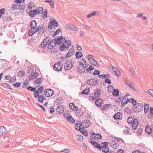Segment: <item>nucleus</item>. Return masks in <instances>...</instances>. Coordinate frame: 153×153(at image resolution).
Returning a JSON list of instances; mask_svg holds the SVG:
<instances>
[{"label": "nucleus", "mask_w": 153, "mask_h": 153, "mask_svg": "<svg viewBox=\"0 0 153 153\" xmlns=\"http://www.w3.org/2000/svg\"><path fill=\"white\" fill-rule=\"evenodd\" d=\"M89 142L91 143L95 148L97 149L100 151H102L103 152L105 153H108L109 152V148L108 146L109 143L107 142H105L101 143V146L100 143H98L95 140H89Z\"/></svg>", "instance_id": "1"}, {"label": "nucleus", "mask_w": 153, "mask_h": 153, "mask_svg": "<svg viewBox=\"0 0 153 153\" xmlns=\"http://www.w3.org/2000/svg\"><path fill=\"white\" fill-rule=\"evenodd\" d=\"M101 89L96 88L94 90V92L92 96L91 95H92L91 94L89 97H91V99H90L91 100L93 101L95 100H96L97 98H99L100 96V93L101 92Z\"/></svg>", "instance_id": "2"}, {"label": "nucleus", "mask_w": 153, "mask_h": 153, "mask_svg": "<svg viewBox=\"0 0 153 153\" xmlns=\"http://www.w3.org/2000/svg\"><path fill=\"white\" fill-rule=\"evenodd\" d=\"M93 57V56L91 55H87L86 56L87 58L91 64L97 67H98L99 65L97 61L95 59H94Z\"/></svg>", "instance_id": "3"}, {"label": "nucleus", "mask_w": 153, "mask_h": 153, "mask_svg": "<svg viewBox=\"0 0 153 153\" xmlns=\"http://www.w3.org/2000/svg\"><path fill=\"white\" fill-rule=\"evenodd\" d=\"M133 111L136 113H139L143 109V105L140 103H137L135 106H133Z\"/></svg>", "instance_id": "4"}, {"label": "nucleus", "mask_w": 153, "mask_h": 153, "mask_svg": "<svg viewBox=\"0 0 153 153\" xmlns=\"http://www.w3.org/2000/svg\"><path fill=\"white\" fill-rule=\"evenodd\" d=\"M102 135L100 134H95L94 133H93L92 134L90 135V138L91 139H89L91 140V139H95V140H98V139H102ZM90 140H89V141Z\"/></svg>", "instance_id": "5"}, {"label": "nucleus", "mask_w": 153, "mask_h": 153, "mask_svg": "<svg viewBox=\"0 0 153 153\" xmlns=\"http://www.w3.org/2000/svg\"><path fill=\"white\" fill-rule=\"evenodd\" d=\"M44 92L45 95L47 97H51L54 94L53 91L50 88L45 89Z\"/></svg>", "instance_id": "6"}, {"label": "nucleus", "mask_w": 153, "mask_h": 153, "mask_svg": "<svg viewBox=\"0 0 153 153\" xmlns=\"http://www.w3.org/2000/svg\"><path fill=\"white\" fill-rule=\"evenodd\" d=\"M65 39V38L63 37L62 36H60L58 37L57 38L54 39V41H55L54 43V46H55L56 45H59L61 44L62 43V40Z\"/></svg>", "instance_id": "7"}, {"label": "nucleus", "mask_w": 153, "mask_h": 153, "mask_svg": "<svg viewBox=\"0 0 153 153\" xmlns=\"http://www.w3.org/2000/svg\"><path fill=\"white\" fill-rule=\"evenodd\" d=\"M63 65L61 64V63L57 62L54 65L53 68L56 71H59L62 70V68Z\"/></svg>", "instance_id": "8"}, {"label": "nucleus", "mask_w": 153, "mask_h": 153, "mask_svg": "<svg viewBox=\"0 0 153 153\" xmlns=\"http://www.w3.org/2000/svg\"><path fill=\"white\" fill-rule=\"evenodd\" d=\"M77 71L80 74H82L85 71V69L83 65L82 64H79L77 66Z\"/></svg>", "instance_id": "9"}, {"label": "nucleus", "mask_w": 153, "mask_h": 153, "mask_svg": "<svg viewBox=\"0 0 153 153\" xmlns=\"http://www.w3.org/2000/svg\"><path fill=\"white\" fill-rule=\"evenodd\" d=\"M131 125L132 128L134 130H135L139 124V121L138 120L134 118L132 121Z\"/></svg>", "instance_id": "10"}, {"label": "nucleus", "mask_w": 153, "mask_h": 153, "mask_svg": "<svg viewBox=\"0 0 153 153\" xmlns=\"http://www.w3.org/2000/svg\"><path fill=\"white\" fill-rule=\"evenodd\" d=\"M7 133V131L6 128L4 126H2L0 127V136H4Z\"/></svg>", "instance_id": "11"}, {"label": "nucleus", "mask_w": 153, "mask_h": 153, "mask_svg": "<svg viewBox=\"0 0 153 153\" xmlns=\"http://www.w3.org/2000/svg\"><path fill=\"white\" fill-rule=\"evenodd\" d=\"M64 107L63 105L62 106H58L57 107V108L56 109V111L58 112V114H61L64 112Z\"/></svg>", "instance_id": "12"}, {"label": "nucleus", "mask_w": 153, "mask_h": 153, "mask_svg": "<svg viewBox=\"0 0 153 153\" xmlns=\"http://www.w3.org/2000/svg\"><path fill=\"white\" fill-rule=\"evenodd\" d=\"M36 14L39 15L41 14L43 12V8L42 7H39L36 9H34Z\"/></svg>", "instance_id": "13"}, {"label": "nucleus", "mask_w": 153, "mask_h": 153, "mask_svg": "<svg viewBox=\"0 0 153 153\" xmlns=\"http://www.w3.org/2000/svg\"><path fill=\"white\" fill-rule=\"evenodd\" d=\"M70 63H71V65H67L66 66H65L64 67V69L65 70H70L73 66L74 64V61L72 60H70Z\"/></svg>", "instance_id": "14"}, {"label": "nucleus", "mask_w": 153, "mask_h": 153, "mask_svg": "<svg viewBox=\"0 0 153 153\" xmlns=\"http://www.w3.org/2000/svg\"><path fill=\"white\" fill-rule=\"evenodd\" d=\"M84 128H83L82 127V129H78V128H75V130L77 131H79L83 135L85 136L86 137H87L88 135V132L87 131L85 130L84 131L83 129Z\"/></svg>", "instance_id": "15"}, {"label": "nucleus", "mask_w": 153, "mask_h": 153, "mask_svg": "<svg viewBox=\"0 0 153 153\" xmlns=\"http://www.w3.org/2000/svg\"><path fill=\"white\" fill-rule=\"evenodd\" d=\"M122 114L120 112H117L113 116L115 119L120 120L122 118Z\"/></svg>", "instance_id": "16"}, {"label": "nucleus", "mask_w": 153, "mask_h": 153, "mask_svg": "<svg viewBox=\"0 0 153 153\" xmlns=\"http://www.w3.org/2000/svg\"><path fill=\"white\" fill-rule=\"evenodd\" d=\"M145 131L149 134H152V130L151 126L149 127V126L147 125L145 127Z\"/></svg>", "instance_id": "17"}, {"label": "nucleus", "mask_w": 153, "mask_h": 153, "mask_svg": "<svg viewBox=\"0 0 153 153\" xmlns=\"http://www.w3.org/2000/svg\"><path fill=\"white\" fill-rule=\"evenodd\" d=\"M119 99H120V100L121 102V105L122 107H123L125 106V105L128 103L126 99H125L124 98H122V97H119Z\"/></svg>", "instance_id": "18"}, {"label": "nucleus", "mask_w": 153, "mask_h": 153, "mask_svg": "<svg viewBox=\"0 0 153 153\" xmlns=\"http://www.w3.org/2000/svg\"><path fill=\"white\" fill-rule=\"evenodd\" d=\"M28 14L31 18L35 17L37 15L34 9L30 10L28 13Z\"/></svg>", "instance_id": "19"}, {"label": "nucleus", "mask_w": 153, "mask_h": 153, "mask_svg": "<svg viewBox=\"0 0 153 153\" xmlns=\"http://www.w3.org/2000/svg\"><path fill=\"white\" fill-rule=\"evenodd\" d=\"M96 79L95 78L91 79L88 80L86 81V83L90 85H94V81Z\"/></svg>", "instance_id": "20"}, {"label": "nucleus", "mask_w": 153, "mask_h": 153, "mask_svg": "<svg viewBox=\"0 0 153 153\" xmlns=\"http://www.w3.org/2000/svg\"><path fill=\"white\" fill-rule=\"evenodd\" d=\"M67 120L70 122L71 123H75V120L72 117L71 115L69 116L66 118Z\"/></svg>", "instance_id": "21"}, {"label": "nucleus", "mask_w": 153, "mask_h": 153, "mask_svg": "<svg viewBox=\"0 0 153 153\" xmlns=\"http://www.w3.org/2000/svg\"><path fill=\"white\" fill-rule=\"evenodd\" d=\"M37 26V23L35 20H33L30 23V27L31 28L35 29Z\"/></svg>", "instance_id": "22"}, {"label": "nucleus", "mask_w": 153, "mask_h": 153, "mask_svg": "<svg viewBox=\"0 0 153 153\" xmlns=\"http://www.w3.org/2000/svg\"><path fill=\"white\" fill-rule=\"evenodd\" d=\"M98 13L99 12L98 11H93L91 13L87 15V17L88 18H89L91 16H95L97 14L98 15Z\"/></svg>", "instance_id": "23"}, {"label": "nucleus", "mask_w": 153, "mask_h": 153, "mask_svg": "<svg viewBox=\"0 0 153 153\" xmlns=\"http://www.w3.org/2000/svg\"><path fill=\"white\" fill-rule=\"evenodd\" d=\"M112 94L115 97H118L119 94V91L117 89H113L112 92Z\"/></svg>", "instance_id": "24"}, {"label": "nucleus", "mask_w": 153, "mask_h": 153, "mask_svg": "<svg viewBox=\"0 0 153 153\" xmlns=\"http://www.w3.org/2000/svg\"><path fill=\"white\" fill-rule=\"evenodd\" d=\"M149 108L150 113H149L148 114L147 117L151 119L153 117V107H151Z\"/></svg>", "instance_id": "25"}, {"label": "nucleus", "mask_w": 153, "mask_h": 153, "mask_svg": "<svg viewBox=\"0 0 153 153\" xmlns=\"http://www.w3.org/2000/svg\"><path fill=\"white\" fill-rule=\"evenodd\" d=\"M112 106L111 104H105L103 106L102 108V109L104 111H106L108 110L109 108H110Z\"/></svg>", "instance_id": "26"}, {"label": "nucleus", "mask_w": 153, "mask_h": 153, "mask_svg": "<svg viewBox=\"0 0 153 153\" xmlns=\"http://www.w3.org/2000/svg\"><path fill=\"white\" fill-rule=\"evenodd\" d=\"M75 56L77 59L81 58L83 56L82 53L80 51L76 52L75 54Z\"/></svg>", "instance_id": "27"}, {"label": "nucleus", "mask_w": 153, "mask_h": 153, "mask_svg": "<svg viewBox=\"0 0 153 153\" xmlns=\"http://www.w3.org/2000/svg\"><path fill=\"white\" fill-rule=\"evenodd\" d=\"M129 71L131 72V74L132 76H133L134 78L137 77V75L136 74L135 71L131 67L130 68Z\"/></svg>", "instance_id": "28"}, {"label": "nucleus", "mask_w": 153, "mask_h": 153, "mask_svg": "<svg viewBox=\"0 0 153 153\" xmlns=\"http://www.w3.org/2000/svg\"><path fill=\"white\" fill-rule=\"evenodd\" d=\"M144 113L145 114L147 113L149 110V105L148 104L144 103Z\"/></svg>", "instance_id": "29"}, {"label": "nucleus", "mask_w": 153, "mask_h": 153, "mask_svg": "<svg viewBox=\"0 0 153 153\" xmlns=\"http://www.w3.org/2000/svg\"><path fill=\"white\" fill-rule=\"evenodd\" d=\"M90 92V89L89 88H86L82 92L81 94H83L88 95L89 94Z\"/></svg>", "instance_id": "30"}, {"label": "nucleus", "mask_w": 153, "mask_h": 153, "mask_svg": "<svg viewBox=\"0 0 153 153\" xmlns=\"http://www.w3.org/2000/svg\"><path fill=\"white\" fill-rule=\"evenodd\" d=\"M86 123L87 124V125H85L83 126V127L82 128H88L90 126H91V122L88 120H86Z\"/></svg>", "instance_id": "31"}, {"label": "nucleus", "mask_w": 153, "mask_h": 153, "mask_svg": "<svg viewBox=\"0 0 153 153\" xmlns=\"http://www.w3.org/2000/svg\"><path fill=\"white\" fill-rule=\"evenodd\" d=\"M18 4L15 2L12 5L11 7H10L11 9L16 10L18 9Z\"/></svg>", "instance_id": "32"}, {"label": "nucleus", "mask_w": 153, "mask_h": 153, "mask_svg": "<svg viewBox=\"0 0 153 153\" xmlns=\"http://www.w3.org/2000/svg\"><path fill=\"white\" fill-rule=\"evenodd\" d=\"M1 85L3 86L5 88H8L12 90V89L10 87V85L7 83H2L1 84Z\"/></svg>", "instance_id": "33"}, {"label": "nucleus", "mask_w": 153, "mask_h": 153, "mask_svg": "<svg viewBox=\"0 0 153 153\" xmlns=\"http://www.w3.org/2000/svg\"><path fill=\"white\" fill-rule=\"evenodd\" d=\"M42 80V79L41 78H39L36 79L34 82V83L36 84H38L39 85L41 84Z\"/></svg>", "instance_id": "34"}, {"label": "nucleus", "mask_w": 153, "mask_h": 153, "mask_svg": "<svg viewBox=\"0 0 153 153\" xmlns=\"http://www.w3.org/2000/svg\"><path fill=\"white\" fill-rule=\"evenodd\" d=\"M76 111V113H77V115L79 117H81L83 115V113L81 109L77 110Z\"/></svg>", "instance_id": "35"}, {"label": "nucleus", "mask_w": 153, "mask_h": 153, "mask_svg": "<svg viewBox=\"0 0 153 153\" xmlns=\"http://www.w3.org/2000/svg\"><path fill=\"white\" fill-rule=\"evenodd\" d=\"M25 5L24 4L22 3V4H19V5L18 9L19 10H23L25 9Z\"/></svg>", "instance_id": "36"}, {"label": "nucleus", "mask_w": 153, "mask_h": 153, "mask_svg": "<svg viewBox=\"0 0 153 153\" xmlns=\"http://www.w3.org/2000/svg\"><path fill=\"white\" fill-rule=\"evenodd\" d=\"M25 73L24 71L21 70L19 72L18 75L19 77H22L25 75Z\"/></svg>", "instance_id": "37"}, {"label": "nucleus", "mask_w": 153, "mask_h": 153, "mask_svg": "<svg viewBox=\"0 0 153 153\" xmlns=\"http://www.w3.org/2000/svg\"><path fill=\"white\" fill-rule=\"evenodd\" d=\"M62 31V30L60 28H59L57 29L54 33V34L52 36L53 37H54L56 35L59 34V33L60 32H61Z\"/></svg>", "instance_id": "38"}, {"label": "nucleus", "mask_w": 153, "mask_h": 153, "mask_svg": "<svg viewBox=\"0 0 153 153\" xmlns=\"http://www.w3.org/2000/svg\"><path fill=\"white\" fill-rule=\"evenodd\" d=\"M38 73L36 71L34 72L32 74L34 78H30L29 79L30 80H32L33 79H35L38 76Z\"/></svg>", "instance_id": "39"}, {"label": "nucleus", "mask_w": 153, "mask_h": 153, "mask_svg": "<svg viewBox=\"0 0 153 153\" xmlns=\"http://www.w3.org/2000/svg\"><path fill=\"white\" fill-rule=\"evenodd\" d=\"M32 4H33V2L30 1L29 2V5H28V6L27 7V10H26V12H27V10L32 9L33 8H32Z\"/></svg>", "instance_id": "40"}, {"label": "nucleus", "mask_w": 153, "mask_h": 153, "mask_svg": "<svg viewBox=\"0 0 153 153\" xmlns=\"http://www.w3.org/2000/svg\"><path fill=\"white\" fill-rule=\"evenodd\" d=\"M69 30H73L75 31H77V29L76 27H75L73 25H70V27L69 28Z\"/></svg>", "instance_id": "41"}, {"label": "nucleus", "mask_w": 153, "mask_h": 153, "mask_svg": "<svg viewBox=\"0 0 153 153\" xmlns=\"http://www.w3.org/2000/svg\"><path fill=\"white\" fill-rule=\"evenodd\" d=\"M94 69V67L91 65H90L89 67L88 68H87L86 70L87 72H89L90 73H91V72H90V71L93 70Z\"/></svg>", "instance_id": "42"}, {"label": "nucleus", "mask_w": 153, "mask_h": 153, "mask_svg": "<svg viewBox=\"0 0 153 153\" xmlns=\"http://www.w3.org/2000/svg\"><path fill=\"white\" fill-rule=\"evenodd\" d=\"M6 10L5 8H2L0 9V18H1L2 15L5 14Z\"/></svg>", "instance_id": "43"}, {"label": "nucleus", "mask_w": 153, "mask_h": 153, "mask_svg": "<svg viewBox=\"0 0 153 153\" xmlns=\"http://www.w3.org/2000/svg\"><path fill=\"white\" fill-rule=\"evenodd\" d=\"M130 100L131 101V103L133 105V106H135L137 104V101L134 99L131 98Z\"/></svg>", "instance_id": "44"}, {"label": "nucleus", "mask_w": 153, "mask_h": 153, "mask_svg": "<svg viewBox=\"0 0 153 153\" xmlns=\"http://www.w3.org/2000/svg\"><path fill=\"white\" fill-rule=\"evenodd\" d=\"M47 15H48L47 10L46 9H45L44 10V11L43 13L42 16L43 17V18H46L48 17Z\"/></svg>", "instance_id": "45"}, {"label": "nucleus", "mask_w": 153, "mask_h": 153, "mask_svg": "<svg viewBox=\"0 0 153 153\" xmlns=\"http://www.w3.org/2000/svg\"><path fill=\"white\" fill-rule=\"evenodd\" d=\"M45 40H43L41 44V46L42 48H45L47 45V42H45Z\"/></svg>", "instance_id": "46"}, {"label": "nucleus", "mask_w": 153, "mask_h": 153, "mask_svg": "<svg viewBox=\"0 0 153 153\" xmlns=\"http://www.w3.org/2000/svg\"><path fill=\"white\" fill-rule=\"evenodd\" d=\"M55 47V46H54V44L52 45L50 42L48 45L47 48L48 49H51Z\"/></svg>", "instance_id": "47"}, {"label": "nucleus", "mask_w": 153, "mask_h": 153, "mask_svg": "<svg viewBox=\"0 0 153 153\" xmlns=\"http://www.w3.org/2000/svg\"><path fill=\"white\" fill-rule=\"evenodd\" d=\"M34 96L36 98H38L39 95V92L38 91L36 90H35L34 91Z\"/></svg>", "instance_id": "48"}, {"label": "nucleus", "mask_w": 153, "mask_h": 153, "mask_svg": "<svg viewBox=\"0 0 153 153\" xmlns=\"http://www.w3.org/2000/svg\"><path fill=\"white\" fill-rule=\"evenodd\" d=\"M134 118V117H133V118H132V117H129L127 119V122L128 123L131 124L132 123V121Z\"/></svg>", "instance_id": "49"}, {"label": "nucleus", "mask_w": 153, "mask_h": 153, "mask_svg": "<svg viewBox=\"0 0 153 153\" xmlns=\"http://www.w3.org/2000/svg\"><path fill=\"white\" fill-rule=\"evenodd\" d=\"M63 102L62 98L61 97H59L57 99V103L58 104H60Z\"/></svg>", "instance_id": "50"}, {"label": "nucleus", "mask_w": 153, "mask_h": 153, "mask_svg": "<svg viewBox=\"0 0 153 153\" xmlns=\"http://www.w3.org/2000/svg\"><path fill=\"white\" fill-rule=\"evenodd\" d=\"M98 99L99 101V105H98V107H100L103 103V100L102 99L99 98V97L98 98Z\"/></svg>", "instance_id": "51"}, {"label": "nucleus", "mask_w": 153, "mask_h": 153, "mask_svg": "<svg viewBox=\"0 0 153 153\" xmlns=\"http://www.w3.org/2000/svg\"><path fill=\"white\" fill-rule=\"evenodd\" d=\"M111 147L112 148H115V149L117 148L119 146V144L117 143H115L114 144L113 143H111Z\"/></svg>", "instance_id": "52"}, {"label": "nucleus", "mask_w": 153, "mask_h": 153, "mask_svg": "<svg viewBox=\"0 0 153 153\" xmlns=\"http://www.w3.org/2000/svg\"><path fill=\"white\" fill-rule=\"evenodd\" d=\"M27 89L31 91H34L36 89V87H32L31 86H28L27 87Z\"/></svg>", "instance_id": "53"}, {"label": "nucleus", "mask_w": 153, "mask_h": 153, "mask_svg": "<svg viewBox=\"0 0 153 153\" xmlns=\"http://www.w3.org/2000/svg\"><path fill=\"white\" fill-rule=\"evenodd\" d=\"M76 137L78 140L80 141H82L83 139V137L82 135H77Z\"/></svg>", "instance_id": "54"}, {"label": "nucleus", "mask_w": 153, "mask_h": 153, "mask_svg": "<svg viewBox=\"0 0 153 153\" xmlns=\"http://www.w3.org/2000/svg\"><path fill=\"white\" fill-rule=\"evenodd\" d=\"M44 90V87L43 86H40L39 88H38L37 90L38 92L40 93V94L42 93L43 92Z\"/></svg>", "instance_id": "55"}, {"label": "nucleus", "mask_w": 153, "mask_h": 153, "mask_svg": "<svg viewBox=\"0 0 153 153\" xmlns=\"http://www.w3.org/2000/svg\"><path fill=\"white\" fill-rule=\"evenodd\" d=\"M16 76H13L12 78H11L9 80V82L10 83L13 82L16 80Z\"/></svg>", "instance_id": "56"}, {"label": "nucleus", "mask_w": 153, "mask_h": 153, "mask_svg": "<svg viewBox=\"0 0 153 153\" xmlns=\"http://www.w3.org/2000/svg\"><path fill=\"white\" fill-rule=\"evenodd\" d=\"M25 1V0H15L14 2H16V3H18V4H22L23 3L24 4H25L24 1Z\"/></svg>", "instance_id": "57"}, {"label": "nucleus", "mask_w": 153, "mask_h": 153, "mask_svg": "<svg viewBox=\"0 0 153 153\" xmlns=\"http://www.w3.org/2000/svg\"><path fill=\"white\" fill-rule=\"evenodd\" d=\"M21 83L20 82H17L13 84V86L15 88H19L20 87Z\"/></svg>", "instance_id": "58"}, {"label": "nucleus", "mask_w": 153, "mask_h": 153, "mask_svg": "<svg viewBox=\"0 0 153 153\" xmlns=\"http://www.w3.org/2000/svg\"><path fill=\"white\" fill-rule=\"evenodd\" d=\"M34 29H35L31 28V29L29 30V31H28V35L29 36H32L33 35V34H31L33 33V30Z\"/></svg>", "instance_id": "59"}, {"label": "nucleus", "mask_w": 153, "mask_h": 153, "mask_svg": "<svg viewBox=\"0 0 153 153\" xmlns=\"http://www.w3.org/2000/svg\"><path fill=\"white\" fill-rule=\"evenodd\" d=\"M82 62H79V64H82L83 65H84V64H85L86 63V60L84 58H82L81 59Z\"/></svg>", "instance_id": "60"}, {"label": "nucleus", "mask_w": 153, "mask_h": 153, "mask_svg": "<svg viewBox=\"0 0 153 153\" xmlns=\"http://www.w3.org/2000/svg\"><path fill=\"white\" fill-rule=\"evenodd\" d=\"M146 93L153 97V90L149 89L147 91Z\"/></svg>", "instance_id": "61"}, {"label": "nucleus", "mask_w": 153, "mask_h": 153, "mask_svg": "<svg viewBox=\"0 0 153 153\" xmlns=\"http://www.w3.org/2000/svg\"><path fill=\"white\" fill-rule=\"evenodd\" d=\"M130 130V129L128 128H127L126 129H124L123 131V133L125 134H128L129 131Z\"/></svg>", "instance_id": "62"}, {"label": "nucleus", "mask_w": 153, "mask_h": 153, "mask_svg": "<svg viewBox=\"0 0 153 153\" xmlns=\"http://www.w3.org/2000/svg\"><path fill=\"white\" fill-rule=\"evenodd\" d=\"M100 71L98 70H95L94 72L93 73V75L94 76L95 75H99L100 74Z\"/></svg>", "instance_id": "63"}, {"label": "nucleus", "mask_w": 153, "mask_h": 153, "mask_svg": "<svg viewBox=\"0 0 153 153\" xmlns=\"http://www.w3.org/2000/svg\"><path fill=\"white\" fill-rule=\"evenodd\" d=\"M143 128H139L138 129V131H137V134L138 135H141L142 134V133L143 131Z\"/></svg>", "instance_id": "64"}]
</instances>
